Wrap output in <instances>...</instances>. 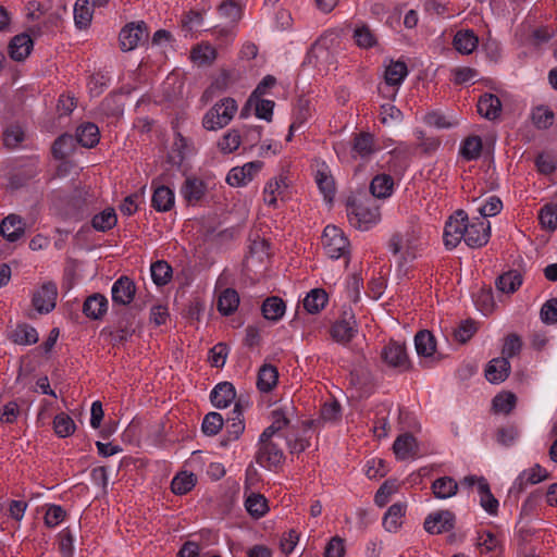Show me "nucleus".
Here are the masks:
<instances>
[{"label": "nucleus", "instance_id": "nucleus-34", "mask_svg": "<svg viewBox=\"0 0 557 557\" xmlns=\"http://www.w3.org/2000/svg\"><path fill=\"white\" fill-rule=\"evenodd\" d=\"M239 305V295L233 288H226L218 299V310L223 315L232 314Z\"/></svg>", "mask_w": 557, "mask_h": 557}, {"label": "nucleus", "instance_id": "nucleus-11", "mask_svg": "<svg viewBox=\"0 0 557 557\" xmlns=\"http://www.w3.org/2000/svg\"><path fill=\"white\" fill-rule=\"evenodd\" d=\"M261 161H252L243 166L233 168L226 177V182L234 187L246 185L261 170Z\"/></svg>", "mask_w": 557, "mask_h": 557}, {"label": "nucleus", "instance_id": "nucleus-2", "mask_svg": "<svg viewBox=\"0 0 557 557\" xmlns=\"http://www.w3.org/2000/svg\"><path fill=\"white\" fill-rule=\"evenodd\" d=\"M237 103L233 98H224L215 103L203 116L202 126L207 131H218L225 127L234 117Z\"/></svg>", "mask_w": 557, "mask_h": 557}, {"label": "nucleus", "instance_id": "nucleus-64", "mask_svg": "<svg viewBox=\"0 0 557 557\" xmlns=\"http://www.w3.org/2000/svg\"><path fill=\"white\" fill-rule=\"evenodd\" d=\"M345 546L344 541L338 536L331 539L324 552L325 557H344Z\"/></svg>", "mask_w": 557, "mask_h": 557}, {"label": "nucleus", "instance_id": "nucleus-42", "mask_svg": "<svg viewBox=\"0 0 557 557\" xmlns=\"http://www.w3.org/2000/svg\"><path fill=\"white\" fill-rule=\"evenodd\" d=\"M245 506L247 511L255 518H260L265 515L269 510L267 498L257 493H251L246 502Z\"/></svg>", "mask_w": 557, "mask_h": 557}, {"label": "nucleus", "instance_id": "nucleus-19", "mask_svg": "<svg viewBox=\"0 0 557 557\" xmlns=\"http://www.w3.org/2000/svg\"><path fill=\"white\" fill-rule=\"evenodd\" d=\"M510 372V363L507 358H495L491 360L485 369V376L491 383L504 382Z\"/></svg>", "mask_w": 557, "mask_h": 557}, {"label": "nucleus", "instance_id": "nucleus-10", "mask_svg": "<svg viewBox=\"0 0 557 557\" xmlns=\"http://www.w3.org/2000/svg\"><path fill=\"white\" fill-rule=\"evenodd\" d=\"M257 462L261 466H278L284 460L283 450L274 440H268L267 442L259 441V450L257 454Z\"/></svg>", "mask_w": 557, "mask_h": 557}, {"label": "nucleus", "instance_id": "nucleus-6", "mask_svg": "<svg viewBox=\"0 0 557 557\" xmlns=\"http://www.w3.org/2000/svg\"><path fill=\"white\" fill-rule=\"evenodd\" d=\"M148 38V28L145 22L129 23L120 33V46L123 51H131Z\"/></svg>", "mask_w": 557, "mask_h": 557}, {"label": "nucleus", "instance_id": "nucleus-31", "mask_svg": "<svg viewBox=\"0 0 557 557\" xmlns=\"http://www.w3.org/2000/svg\"><path fill=\"white\" fill-rule=\"evenodd\" d=\"M406 504H393L383 518V525L388 532H394L401 524V518L406 513Z\"/></svg>", "mask_w": 557, "mask_h": 557}, {"label": "nucleus", "instance_id": "nucleus-43", "mask_svg": "<svg viewBox=\"0 0 557 557\" xmlns=\"http://www.w3.org/2000/svg\"><path fill=\"white\" fill-rule=\"evenodd\" d=\"M482 139L476 135L467 137L460 148V154L468 161L476 160L481 156Z\"/></svg>", "mask_w": 557, "mask_h": 557}, {"label": "nucleus", "instance_id": "nucleus-27", "mask_svg": "<svg viewBox=\"0 0 557 557\" xmlns=\"http://www.w3.org/2000/svg\"><path fill=\"white\" fill-rule=\"evenodd\" d=\"M135 332V317L131 313L125 314L120 319L117 329L111 333L114 344H122Z\"/></svg>", "mask_w": 557, "mask_h": 557}, {"label": "nucleus", "instance_id": "nucleus-44", "mask_svg": "<svg viewBox=\"0 0 557 557\" xmlns=\"http://www.w3.org/2000/svg\"><path fill=\"white\" fill-rule=\"evenodd\" d=\"M150 270L152 280L158 286L168 284L172 277V268L166 261L158 260L153 262Z\"/></svg>", "mask_w": 557, "mask_h": 557}, {"label": "nucleus", "instance_id": "nucleus-36", "mask_svg": "<svg viewBox=\"0 0 557 557\" xmlns=\"http://www.w3.org/2000/svg\"><path fill=\"white\" fill-rule=\"evenodd\" d=\"M92 7L90 0H77L74 7V21L77 27L86 28L92 18Z\"/></svg>", "mask_w": 557, "mask_h": 557}, {"label": "nucleus", "instance_id": "nucleus-56", "mask_svg": "<svg viewBox=\"0 0 557 557\" xmlns=\"http://www.w3.org/2000/svg\"><path fill=\"white\" fill-rule=\"evenodd\" d=\"M540 317L545 324L557 323V298H550L542 306Z\"/></svg>", "mask_w": 557, "mask_h": 557}, {"label": "nucleus", "instance_id": "nucleus-24", "mask_svg": "<svg viewBox=\"0 0 557 557\" xmlns=\"http://www.w3.org/2000/svg\"><path fill=\"white\" fill-rule=\"evenodd\" d=\"M286 305L284 300L277 296H271L264 299L261 306V312L264 319L276 322L285 313Z\"/></svg>", "mask_w": 557, "mask_h": 557}, {"label": "nucleus", "instance_id": "nucleus-37", "mask_svg": "<svg viewBox=\"0 0 557 557\" xmlns=\"http://www.w3.org/2000/svg\"><path fill=\"white\" fill-rule=\"evenodd\" d=\"M479 494L481 496V506L491 515H496L498 510V500L491 493L490 484L484 478L479 480Z\"/></svg>", "mask_w": 557, "mask_h": 557}, {"label": "nucleus", "instance_id": "nucleus-57", "mask_svg": "<svg viewBox=\"0 0 557 557\" xmlns=\"http://www.w3.org/2000/svg\"><path fill=\"white\" fill-rule=\"evenodd\" d=\"M221 15L230 18L232 23H236L242 18V9L234 1L223 2L219 7Z\"/></svg>", "mask_w": 557, "mask_h": 557}, {"label": "nucleus", "instance_id": "nucleus-32", "mask_svg": "<svg viewBox=\"0 0 557 557\" xmlns=\"http://www.w3.org/2000/svg\"><path fill=\"white\" fill-rule=\"evenodd\" d=\"M151 202L157 211H169L174 205V194L169 187L159 186L153 191Z\"/></svg>", "mask_w": 557, "mask_h": 557}, {"label": "nucleus", "instance_id": "nucleus-50", "mask_svg": "<svg viewBox=\"0 0 557 557\" xmlns=\"http://www.w3.org/2000/svg\"><path fill=\"white\" fill-rule=\"evenodd\" d=\"M533 124L540 129H547L554 123V112L548 108L537 107L532 112Z\"/></svg>", "mask_w": 557, "mask_h": 557}, {"label": "nucleus", "instance_id": "nucleus-25", "mask_svg": "<svg viewBox=\"0 0 557 557\" xmlns=\"http://www.w3.org/2000/svg\"><path fill=\"white\" fill-rule=\"evenodd\" d=\"M523 277L517 270H510L496 278L495 285L502 293L512 294L522 284Z\"/></svg>", "mask_w": 557, "mask_h": 557}, {"label": "nucleus", "instance_id": "nucleus-1", "mask_svg": "<svg viewBox=\"0 0 557 557\" xmlns=\"http://www.w3.org/2000/svg\"><path fill=\"white\" fill-rule=\"evenodd\" d=\"M347 215L351 225L358 228H368L370 224L376 223L381 216L376 200L367 196L349 198Z\"/></svg>", "mask_w": 557, "mask_h": 557}, {"label": "nucleus", "instance_id": "nucleus-8", "mask_svg": "<svg viewBox=\"0 0 557 557\" xmlns=\"http://www.w3.org/2000/svg\"><path fill=\"white\" fill-rule=\"evenodd\" d=\"M455 527V515L450 510L430 513L424 521V529L431 534L448 532Z\"/></svg>", "mask_w": 557, "mask_h": 557}, {"label": "nucleus", "instance_id": "nucleus-7", "mask_svg": "<svg viewBox=\"0 0 557 557\" xmlns=\"http://www.w3.org/2000/svg\"><path fill=\"white\" fill-rule=\"evenodd\" d=\"M57 297V285L52 282H47L34 293L32 302L39 313H49L55 307Z\"/></svg>", "mask_w": 557, "mask_h": 557}, {"label": "nucleus", "instance_id": "nucleus-53", "mask_svg": "<svg viewBox=\"0 0 557 557\" xmlns=\"http://www.w3.org/2000/svg\"><path fill=\"white\" fill-rule=\"evenodd\" d=\"M542 227L555 231L557 228V206L545 205L539 214Z\"/></svg>", "mask_w": 557, "mask_h": 557}, {"label": "nucleus", "instance_id": "nucleus-20", "mask_svg": "<svg viewBox=\"0 0 557 557\" xmlns=\"http://www.w3.org/2000/svg\"><path fill=\"white\" fill-rule=\"evenodd\" d=\"M453 45L458 52L470 54L476 49L479 38L472 29H461L454 36Z\"/></svg>", "mask_w": 557, "mask_h": 557}, {"label": "nucleus", "instance_id": "nucleus-55", "mask_svg": "<svg viewBox=\"0 0 557 557\" xmlns=\"http://www.w3.org/2000/svg\"><path fill=\"white\" fill-rule=\"evenodd\" d=\"M521 348H522V341H521L520 336L515 333L509 334L505 338V343L503 346V350H502V354L504 355L503 358L508 359L510 357L518 355L520 352Z\"/></svg>", "mask_w": 557, "mask_h": 557}, {"label": "nucleus", "instance_id": "nucleus-39", "mask_svg": "<svg viewBox=\"0 0 557 557\" xmlns=\"http://www.w3.org/2000/svg\"><path fill=\"white\" fill-rule=\"evenodd\" d=\"M205 184L198 178H187L183 185L182 191L187 202L199 201L205 196Z\"/></svg>", "mask_w": 557, "mask_h": 557}, {"label": "nucleus", "instance_id": "nucleus-49", "mask_svg": "<svg viewBox=\"0 0 557 557\" xmlns=\"http://www.w3.org/2000/svg\"><path fill=\"white\" fill-rule=\"evenodd\" d=\"M242 143V135L237 129L228 131L218 143L219 149L223 153H232Z\"/></svg>", "mask_w": 557, "mask_h": 557}, {"label": "nucleus", "instance_id": "nucleus-63", "mask_svg": "<svg viewBox=\"0 0 557 557\" xmlns=\"http://www.w3.org/2000/svg\"><path fill=\"white\" fill-rule=\"evenodd\" d=\"M23 139L24 133L20 127H11L3 133V144L8 148H15Z\"/></svg>", "mask_w": 557, "mask_h": 557}, {"label": "nucleus", "instance_id": "nucleus-29", "mask_svg": "<svg viewBox=\"0 0 557 557\" xmlns=\"http://www.w3.org/2000/svg\"><path fill=\"white\" fill-rule=\"evenodd\" d=\"M394 186L393 178L387 174L376 175L370 184V193L374 198H386L392 194Z\"/></svg>", "mask_w": 557, "mask_h": 557}, {"label": "nucleus", "instance_id": "nucleus-15", "mask_svg": "<svg viewBox=\"0 0 557 557\" xmlns=\"http://www.w3.org/2000/svg\"><path fill=\"white\" fill-rule=\"evenodd\" d=\"M108 310V299L99 293H95L86 298L83 304L84 314L92 320H100Z\"/></svg>", "mask_w": 557, "mask_h": 557}, {"label": "nucleus", "instance_id": "nucleus-60", "mask_svg": "<svg viewBox=\"0 0 557 557\" xmlns=\"http://www.w3.org/2000/svg\"><path fill=\"white\" fill-rule=\"evenodd\" d=\"M216 52L210 46H198L191 50V59L200 63H208L215 59Z\"/></svg>", "mask_w": 557, "mask_h": 557}, {"label": "nucleus", "instance_id": "nucleus-54", "mask_svg": "<svg viewBox=\"0 0 557 557\" xmlns=\"http://www.w3.org/2000/svg\"><path fill=\"white\" fill-rule=\"evenodd\" d=\"M478 327L473 320H466L454 330V338L460 344H466L476 332Z\"/></svg>", "mask_w": 557, "mask_h": 557}, {"label": "nucleus", "instance_id": "nucleus-21", "mask_svg": "<svg viewBox=\"0 0 557 557\" xmlns=\"http://www.w3.org/2000/svg\"><path fill=\"white\" fill-rule=\"evenodd\" d=\"M277 380V368L273 364L265 363L258 371L257 387L262 393H269L276 386Z\"/></svg>", "mask_w": 557, "mask_h": 557}, {"label": "nucleus", "instance_id": "nucleus-12", "mask_svg": "<svg viewBox=\"0 0 557 557\" xmlns=\"http://www.w3.org/2000/svg\"><path fill=\"white\" fill-rule=\"evenodd\" d=\"M136 294V285L128 276H121L112 286V300L116 305H129Z\"/></svg>", "mask_w": 557, "mask_h": 557}, {"label": "nucleus", "instance_id": "nucleus-17", "mask_svg": "<svg viewBox=\"0 0 557 557\" xmlns=\"http://www.w3.org/2000/svg\"><path fill=\"white\" fill-rule=\"evenodd\" d=\"M0 234L9 242L14 243L24 234V223L18 215L10 214L0 224Z\"/></svg>", "mask_w": 557, "mask_h": 557}, {"label": "nucleus", "instance_id": "nucleus-47", "mask_svg": "<svg viewBox=\"0 0 557 557\" xmlns=\"http://www.w3.org/2000/svg\"><path fill=\"white\" fill-rule=\"evenodd\" d=\"M354 38L357 46L363 49L372 48L377 42L374 33L368 25L357 26L354 30Z\"/></svg>", "mask_w": 557, "mask_h": 557}, {"label": "nucleus", "instance_id": "nucleus-59", "mask_svg": "<svg viewBox=\"0 0 557 557\" xmlns=\"http://www.w3.org/2000/svg\"><path fill=\"white\" fill-rule=\"evenodd\" d=\"M65 518V510L58 505H51L46 515L45 523L49 528L58 525Z\"/></svg>", "mask_w": 557, "mask_h": 557}, {"label": "nucleus", "instance_id": "nucleus-28", "mask_svg": "<svg viewBox=\"0 0 557 557\" xmlns=\"http://www.w3.org/2000/svg\"><path fill=\"white\" fill-rule=\"evenodd\" d=\"M416 350L419 356L431 357L435 352L436 343L428 330L419 331L414 336Z\"/></svg>", "mask_w": 557, "mask_h": 557}, {"label": "nucleus", "instance_id": "nucleus-14", "mask_svg": "<svg viewBox=\"0 0 557 557\" xmlns=\"http://www.w3.org/2000/svg\"><path fill=\"white\" fill-rule=\"evenodd\" d=\"M34 41L27 33L14 36L8 47L9 55L14 61H24L32 52Z\"/></svg>", "mask_w": 557, "mask_h": 557}, {"label": "nucleus", "instance_id": "nucleus-18", "mask_svg": "<svg viewBox=\"0 0 557 557\" xmlns=\"http://www.w3.org/2000/svg\"><path fill=\"white\" fill-rule=\"evenodd\" d=\"M478 113L487 119L495 120L502 112V102L499 98L493 94H484L479 98Z\"/></svg>", "mask_w": 557, "mask_h": 557}, {"label": "nucleus", "instance_id": "nucleus-45", "mask_svg": "<svg viewBox=\"0 0 557 557\" xmlns=\"http://www.w3.org/2000/svg\"><path fill=\"white\" fill-rule=\"evenodd\" d=\"M408 73L407 65L403 61L392 62L385 71V81L388 85H399Z\"/></svg>", "mask_w": 557, "mask_h": 557}, {"label": "nucleus", "instance_id": "nucleus-41", "mask_svg": "<svg viewBox=\"0 0 557 557\" xmlns=\"http://www.w3.org/2000/svg\"><path fill=\"white\" fill-rule=\"evenodd\" d=\"M74 137L69 134L59 136L52 145V154L57 160L65 159L74 149Z\"/></svg>", "mask_w": 557, "mask_h": 557}, {"label": "nucleus", "instance_id": "nucleus-62", "mask_svg": "<svg viewBox=\"0 0 557 557\" xmlns=\"http://www.w3.org/2000/svg\"><path fill=\"white\" fill-rule=\"evenodd\" d=\"M518 430L513 425L499 428L496 432L497 442L502 445L509 446L518 437Z\"/></svg>", "mask_w": 557, "mask_h": 557}, {"label": "nucleus", "instance_id": "nucleus-30", "mask_svg": "<svg viewBox=\"0 0 557 557\" xmlns=\"http://www.w3.org/2000/svg\"><path fill=\"white\" fill-rule=\"evenodd\" d=\"M327 294L322 288L310 290L304 299V308L311 314L320 312L327 302Z\"/></svg>", "mask_w": 557, "mask_h": 557}, {"label": "nucleus", "instance_id": "nucleus-3", "mask_svg": "<svg viewBox=\"0 0 557 557\" xmlns=\"http://www.w3.org/2000/svg\"><path fill=\"white\" fill-rule=\"evenodd\" d=\"M322 245L327 256L332 259L349 255V242L344 232L335 225H327L324 228Z\"/></svg>", "mask_w": 557, "mask_h": 557}, {"label": "nucleus", "instance_id": "nucleus-48", "mask_svg": "<svg viewBox=\"0 0 557 557\" xmlns=\"http://www.w3.org/2000/svg\"><path fill=\"white\" fill-rule=\"evenodd\" d=\"M517 397L513 393H500L493 399V409L496 412L508 414L516 406Z\"/></svg>", "mask_w": 557, "mask_h": 557}, {"label": "nucleus", "instance_id": "nucleus-51", "mask_svg": "<svg viewBox=\"0 0 557 557\" xmlns=\"http://www.w3.org/2000/svg\"><path fill=\"white\" fill-rule=\"evenodd\" d=\"M223 424L224 420L220 413L209 412L203 418L201 429L206 435L212 436L220 432Z\"/></svg>", "mask_w": 557, "mask_h": 557}, {"label": "nucleus", "instance_id": "nucleus-61", "mask_svg": "<svg viewBox=\"0 0 557 557\" xmlns=\"http://www.w3.org/2000/svg\"><path fill=\"white\" fill-rule=\"evenodd\" d=\"M227 357V346L224 343L216 344L210 350V362L212 367L221 368L224 366Z\"/></svg>", "mask_w": 557, "mask_h": 557}, {"label": "nucleus", "instance_id": "nucleus-46", "mask_svg": "<svg viewBox=\"0 0 557 557\" xmlns=\"http://www.w3.org/2000/svg\"><path fill=\"white\" fill-rule=\"evenodd\" d=\"M374 147V138L370 133H359L356 134L354 138L352 149L360 157H368L373 152Z\"/></svg>", "mask_w": 557, "mask_h": 557}, {"label": "nucleus", "instance_id": "nucleus-23", "mask_svg": "<svg viewBox=\"0 0 557 557\" xmlns=\"http://www.w3.org/2000/svg\"><path fill=\"white\" fill-rule=\"evenodd\" d=\"M458 488L459 484L451 476L438 478L431 485L433 495L438 499H446L455 496Z\"/></svg>", "mask_w": 557, "mask_h": 557}, {"label": "nucleus", "instance_id": "nucleus-4", "mask_svg": "<svg viewBox=\"0 0 557 557\" xmlns=\"http://www.w3.org/2000/svg\"><path fill=\"white\" fill-rule=\"evenodd\" d=\"M468 215L463 210H457L449 216L444 228V244L446 248L453 249L458 246L465 236L463 227H467Z\"/></svg>", "mask_w": 557, "mask_h": 557}, {"label": "nucleus", "instance_id": "nucleus-38", "mask_svg": "<svg viewBox=\"0 0 557 557\" xmlns=\"http://www.w3.org/2000/svg\"><path fill=\"white\" fill-rule=\"evenodd\" d=\"M196 476L193 473L182 471L177 473L171 483V490L176 495H184L191 491L196 484Z\"/></svg>", "mask_w": 557, "mask_h": 557}, {"label": "nucleus", "instance_id": "nucleus-9", "mask_svg": "<svg viewBox=\"0 0 557 557\" xmlns=\"http://www.w3.org/2000/svg\"><path fill=\"white\" fill-rule=\"evenodd\" d=\"M382 358L389 367L397 368L399 371H407L410 368L405 345L396 342H389L383 348Z\"/></svg>", "mask_w": 557, "mask_h": 557}, {"label": "nucleus", "instance_id": "nucleus-5", "mask_svg": "<svg viewBox=\"0 0 557 557\" xmlns=\"http://www.w3.org/2000/svg\"><path fill=\"white\" fill-rule=\"evenodd\" d=\"M463 240L471 248H480L488 243L491 236L490 222L483 219H474L471 223L463 227Z\"/></svg>", "mask_w": 557, "mask_h": 557}, {"label": "nucleus", "instance_id": "nucleus-16", "mask_svg": "<svg viewBox=\"0 0 557 557\" xmlns=\"http://www.w3.org/2000/svg\"><path fill=\"white\" fill-rule=\"evenodd\" d=\"M393 449L399 459L414 458L418 456V443L416 437L410 433L399 435L394 442Z\"/></svg>", "mask_w": 557, "mask_h": 557}, {"label": "nucleus", "instance_id": "nucleus-33", "mask_svg": "<svg viewBox=\"0 0 557 557\" xmlns=\"http://www.w3.org/2000/svg\"><path fill=\"white\" fill-rule=\"evenodd\" d=\"M10 339L18 345H32L38 342V333L33 326L24 323L11 332Z\"/></svg>", "mask_w": 557, "mask_h": 557}, {"label": "nucleus", "instance_id": "nucleus-26", "mask_svg": "<svg viewBox=\"0 0 557 557\" xmlns=\"http://www.w3.org/2000/svg\"><path fill=\"white\" fill-rule=\"evenodd\" d=\"M100 133L99 128L94 123H85L76 131V140L83 147L92 148L99 143Z\"/></svg>", "mask_w": 557, "mask_h": 557}, {"label": "nucleus", "instance_id": "nucleus-35", "mask_svg": "<svg viewBox=\"0 0 557 557\" xmlns=\"http://www.w3.org/2000/svg\"><path fill=\"white\" fill-rule=\"evenodd\" d=\"M413 242L412 236L408 232L405 234L396 233L389 240V248L395 255L403 252L405 256H413L411 251Z\"/></svg>", "mask_w": 557, "mask_h": 557}, {"label": "nucleus", "instance_id": "nucleus-13", "mask_svg": "<svg viewBox=\"0 0 557 557\" xmlns=\"http://www.w3.org/2000/svg\"><path fill=\"white\" fill-rule=\"evenodd\" d=\"M356 333V321L354 314L344 312L343 318L336 321L331 327L332 338L342 344L351 341Z\"/></svg>", "mask_w": 557, "mask_h": 557}, {"label": "nucleus", "instance_id": "nucleus-52", "mask_svg": "<svg viewBox=\"0 0 557 557\" xmlns=\"http://www.w3.org/2000/svg\"><path fill=\"white\" fill-rule=\"evenodd\" d=\"M53 426L55 433L60 437H66L73 434L75 431V423L72 418L65 413L57 414L53 420Z\"/></svg>", "mask_w": 557, "mask_h": 557}, {"label": "nucleus", "instance_id": "nucleus-22", "mask_svg": "<svg viewBox=\"0 0 557 557\" xmlns=\"http://www.w3.org/2000/svg\"><path fill=\"white\" fill-rule=\"evenodd\" d=\"M236 393L232 383H219L211 392V401L216 408L227 407L234 399Z\"/></svg>", "mask_w": 557, "mask_h": 557}, {"label": "nucleus", "instance_id": "nucleus-40", "mask_svg": "<svg viewBox=\"0 0 557 557\" xmlns=\"http://www.w3.org/2000/svg\"><path fill=\"white\" fill-rule=\"evenodd\" d=\"M117 218L113 208H107L96 214L91 220V225L96 231L107 232L116 225Z\"/></svg>", "mask_w": 557, "mask_h": 557}, {"label": "nucleus", "instance_id": "nucleus-58", "mask_svg": "<svg viewBox=\"0 0 557 557\" xmlns=\"http://www.w3.org/2000/svg\"><path fill=\"white\" fill-rule=\"evenodd\" d=\"M317 184L320 190L324 194L325 199L332 200L335 191L333 178L323 172H318Z\"/></svg>", "mask_w": 557, "mask_h": 557}]
</instances>
